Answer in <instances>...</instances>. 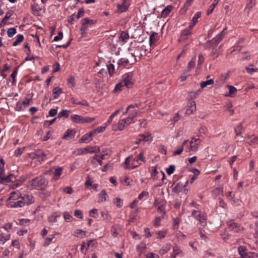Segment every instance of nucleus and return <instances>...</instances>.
I'll return each mask as SVG.
<instances>
[{"instance_id": "dca6fc26", "label": "nucleus", "mask_w": 258, "mask_h": 258, "mask_svg": "<svg viewBox=\"0 0 258 258\" xmlns=\"http://www.w3.org/2000/svg\"><path fill=\"white\" fill-rule=\"evenodd\" d=\"M141 162H145V157H144L143 152H141L139 154L137 158V165H135L133 163V167H132V169L136 168L139 165H141Z\"/></svg>"}, {"instance_id": "20e7f679", "label": "nucleus", "mask_w": 258, "mask_h": 258, "mask_svg": "<svg viewBox=\"0 0 258 258\" xmlns=\"http://www.w3.org/2000/svg\"><path fill=\"white\" fill-rule=\"evenodd\" d=\"M15 181V176L14 174H11L5 177V168H0V183L7 184L10 181Z\"/></svg>"}, {"instance_id": "c03bdc74", "label": "nucleus", "mask_w": 258, "mask_h": 258, "mask_svg": "<svg viewBox=\"0 0 258 258\" xmlns=\"http://www.w3.org/2000/svg\"><path fill=\"white\" fill-rule=\"evenodd\" d=\"M223 192V187H217L213 191V194L216 197L219 196L220 195H222Z\"/></svg>"}, {"instance_id": "473e14b6", "label": "nucleus", "mask_w": 258, "mask_h": 258, "mask_svg": "<svg viewBox=\"0 0 258 258\" xmlns=\"http://www.w3.org/2000/svg\"><path fill=\"white\" fill-rule=\"evenodd\" d=\"M129 39V34L127 32L122 31L120 33L119 39L124 42H126Z\"/></svg>"}, {"instance_id": "9b49d317", "label": "nucleus", "mask_w": 258, "mask_h": 258, "mask_svg": "<svg viewBox=\"0 0 258 258\" xmlns=\"http://www.w3.org/2000/svg\"><path fill=\"white\" fill-rule=\"evenodd\" d=\"M52 170H54L53 176L52 178V181L57 180L61 175L63 171V167H53Z\"/></svg>"}, {"instance_id": "680f3d73", "label": "nucleus", "mask_w": 258, "mask_h": 258, "mask_svg": "<svg viewBox=\"0 0 258 258\" xmlns=\"http://www.w3.org/2000/svg\"><path fill=\"white\" fill-rule=\"evenodd\" d=\"M63 217L64 219L68 222H71L73 219V217L67 212L63 213Z\"/></svg>"}, {"instance_id": "1a4fd4ad", "label": "nucleus", "mask_w": 258, "mask_h": 258, "mask_svg": "<svg viewBox=\"0 0 258 258\" xmlns=\"http://www.w3.org/2000/svg\"><path fill=\"white\" fill-rule=\"evenodd\" d=\"M222 41L221 39H220L217 36L213 38L212 39L208 41L205 44L204 47L206 49H209L212 47V45H215L217 46L221 41Z\"/></svg>"}, {"instance_id": "5fc2aeb1", "label": "nucleus", "mask_w": 258, "mask_h": 258, "mask_svg": "<svg viewBox=\"0 0 258 258\" xmlns=\"http://www.w3.org/2000/svg\"><path fill=\"white\" fill-rule=\"evenodd\" d=\"M7 33L9 37H12L16 33V29L15 28H9Z\"/></svg>"}, {"instance_id": "3c124183", "label": "nucleus", "mask_w": 258, "mask_h": 258, "mask_svg": "<svg viewBox=\"0 0 258 258\" xmlns=\"http://www.w3.org/2000/svg\"><path fill=\"white\" fill-rule=\"evenodd\" d=\"M117 9L119 12L122 13L127 11V7L126 5L124 4L118 5L117 6Z\"/></svg>"}, {"instance_id": "423d86ee", "label": "nucleus", "mask_w": 258, "mask_h": 258, "mask_svg": "<svg viewBox=\"0 0 258 258\" xmlns=\"http://www.w3.org/2000/svg\"><path fill=\"white\" fill-rule=\"evenodd\" d=\"M229 229L234 232L239 233L241 232L243 228L239 224L235 223L233 220H229L226 222Z\"/></svg>"}, {"instance_id": "49530a36", "label": "nucleus", "mask_w": 258, "mask_h": 258, "mask_svg": "<svg viewBox=\"0 0 258 258\" xmlns=\"http://www.w3.org/2000/svg\"><path fill=\"white\" fill-rule=\"evenodd\" d=\"M132 157H133L132 156H129L128 157H127V158H125L124 162L123 163V164L125 165L124 168L125 169L132 168L130 166V163L131 159L132 158Z\"/></svg>"}, {"instance_id": "9d476101", "label": "nucleus", "mask_w": 258, "mask_h": 258, "mask_svg": "<svg viewBox=\"0 0 258 258\" xmlns=\"http://www.w3.org/2000/svg\"><path fill=\"white\" fill-rule=\"evenodd\" d=\"M196 110V102L194 100H191L189 102L186 107L185 114L187 115H190L192 114L194 111Z\"/></svg>"}, {"instance_id": "39448f33", "label": "nucleus", "mask_w": 258, "mask_h": 258, "mask_svg": "<svg viewBox=\"0 0 258 258\" xmlns=\"http://www.w3.org/2000/svg\"><path fill=\"white\" fill-rule=\"evenodd\" d=\"M100 151V148L98 146H90L85 148H81L78 150V154H83L86 153H98Z\"/></svg>"}, {"instance_id": "58836bf2", "label": "nucleus", "mask_w": 258, "mask_h": 258, "mask_svg": "<svg viewBox=\"0 0 258 258\" xmlns=\"http://www.w3.org/2000/svg\"><path fill=\"white\" fill-rule=\"evenodd\" d=\"M255 4V0H247L245 9L249 11Z\"/></svg>"}, {"instance_id": "de8ad7c7", "label": "nucleus", "mask_w": 258, "mask_h": 258, "mask_svg": "<svg viewBox=\"0 0 258 258\" xmlns=\"http://www.w3.org/2000/svg\"><path fill=\"white\" fill-rule=\"evenodd\" d=\"M246 249L244 246H240L238 248V252L242 258L247 253L246 252Z\"/></svg>"}, {"instance_id": "f03ea898", "label": "nucleus", "mask_w": 258, "mask_h": 258, "mask_svg": "<svg viewBox=\"0 0 258 258\" xmlns=\"http://www.w3.org/2000/svg\"><path fill=\"white\" fill-rule=\"evenodd\" d=\"M71 119L74 123L81 124L90 123L95 119L94 117H83L77 114L72 115Z\"/></svg>"}, {"instance_id": "a19ab883", "label": "nucleus", "mask_w": 258, "mask_h": 258, "mask_svg": "<svg viewBox=\"0 0 258 258\" xmlns=\"http://www.w3.org/2000/svg\"><path fill=\"white\" fill-rule=\"evenodd\" d=\"M42 191L39 193V197L43 200L46 199L50 195V192L47 190H42Z\"/></svg>"}, {"instance_id": "603ef678", "label": "nucleus", "mask_w": 258, "mask_h": 258, "mask_svg": "<svg viewBox=\"0 0 258 258\" xmlns=\"http://www.w3.org/2000/svg\"><path fill=\"white\" fill-rule=\"evenodd\" d=\"M226 197L228 199V200L231 202H233L234 203H235V200L234 198L233 195H232V193L231 191H228L226 193Z\"/></svg>"}, {"instance_id": "a211bd4d", "label": "nucleus", "mask_w": 258, "mask_h": 258, "mask_svg": "<svg viewBox=\"0 0 258 258\" xmlns=\"http://www.w3.org/2000/svg\"><path fill=\"white\" fill-rule=\"evenodd\" d=\"M76 134V132L68 130L62 137V139L69 140L74 138Z\"/></svg>"}, {"instance_id": "f257e3e1", "label": "nucleus", "mask_w": 258, "mask_h": 258, "mask_svg": "<svg viewBox=\"0 0 258 258\" xmlns=\"http://www.w3.org/2000/svg\"><path fill=\"white\" fill-rule=\"evenodd\" d=\"M48 181L43 176H37L27 183V187L31 190H44L47 186Z\"/></svg>"}, {"instance_id": "8fccbe9b", "label": "nucleus", "mask_w": 258, "mask_h": 258, "mask_svg": "<svg viewBox=\"0 0 258 258\" xmlns=\"http://www.w3.org/2000/svg\"><path fill=\"white\" fill-rule=\"evenodd\" d=\"M243 258H258V254L254 252H248Z\"/></svg>"}, {"instance_id": "f704fd0d", "label": "nucleus", "mask_w": 258, "mask_h": 258, "mask_svg": "<svg viewBox=\"0 0 258 258\" xmlns=\"http://www.w3.org/2000/svg\"><path fill=\"white\" fill-rule=\"evenodd\" d=\"M182 250L177 245H175L173 248V253L171 256L175 257L176 256L182 254Z\"/></svg>"}, {"instance_id": "09e8293b", "label": "nucleus", "mask_w": 258, "mask_h": 258, "mask_svg": "<svg viewBox=\"0 0 258 258\" xmlns=\"http://www.w3.org/2000/svg\"><path fill=\"white\" fill-rule=\"evenodd\" d=\"M70 111L67 110H63L62 111L60 112L57 116L58 118H61V117H65L66 118L69 116V112Z\"/></svg>"}, {"instance_id": "4be33fe9", "label": "nucleus", "mask_w": 258, "mask_h": 258, "mask_svg": "<svg viewBox=\"0 0 258 258\" xmlns=\"http://www.w3.org/2000/svg\"><path fill=\"white\" fill-rule=\"evenodd\" d=\"M185 186V185H183L181 182H179L173 188L172 191L178 194Z\"/></svg>"}, {"instance_id": "c9c22d12", "label": "nucleus", "mask_w": 258, "mask_h": 258, "mask_svg": "<svg viewBox=\"0 0 258 258\" xmlns=\"http://www.w3.org/2000/svg\"><path fill=\"white\" fill-rule=\"evenodd\" d=\"M82 26L80 28V31L81 32V34L83 36H84L86 34V30L88 29L87 25L86 24H85L84 21L82 20Z\"/></svg>"}, {"instance_id": "864d4df0", "label": "nucleus", "mask_w": 258, "mask_h": 258, "mask_svg": "<svg viewBox=\"0 0 258 258\" xmlns=\"http://www.w3.org/2000/svg\"><path fill=\"white\" fill-rule=\"evenodd\" d=\"M25 148H19L14 152V156L16 157L20 156L24 152Z\"/></svg>"}, {"instance_id": "b1692460", "label": "nucleus", "mask_w": 258, "mask_h": 258, "mask_svg": "<svg viewBox=\"0 0 258 258\" xmlns=\"http://www.w3.org/2000/svg\"><path fill=\"white\" fill-rule=\"evenodd\" d=\"M10 239V234L0 233V244H4Z\"/></svg>"}, {"instance_id": "6e6d98bb", "label": "nucleus", "mask_w": 258, "mask_h": 258, "mask_svg": "<svg viewBox=\"0 0 258 258\" xmlns=\"http://www.w3.org/2000/svg\"><path fill=\"white\" fill-rule=\"evenodd\" d=\"M157 210L158 212L162 214L163 216L166 214L165 208L164 205H161L159 206L157 208Z\"/></svg>"}, {"instance_id": "f3484780", "label": "nucleus", "mask_w": 258, "mask_h": 258, "mask_svg": "<svg viewBox=\"0 0 258 258\" xmlns=\"http://www.w3.org/2000/svg\"><path fill=\"white\" fill-rule=\"evenodd\" d=\"M31 10L32 13L35 16H39L40 12L42 10L41 7L37 4H35L31 5Z\"/></svg>"}, {"instance_id": "a878e982", "label": "nucleus", "mask_w": 258, "mask_h": 258, "mask_svg": "<svg viewBox=\"0 0 258 258\" xmlns=\"http://www.w3.org/2000/svg\"><path fill=\"white\" fill-rule=\"evenodd\" d=\"M21 194L18 190L13 191L11 193V196L9 198V200H16L20 198Z\"/></svg>"}, {"instance_id": "774afa93", "label": "nucleus", "mask_w": 258, "mask_h": 258, "mask_svg": "<svg viewBox=\"0 0 258 258\" xmlns=\"http://www.w3.org/2000/svg\"><path fill=\"white\" fill-rule=\"evenodd\" d=\"M32 103V99L30 98H26L23 101V104L25 106H28L30 104H31Z\"/></svg>"}, {"instance_id": "338daca9", "label": "nucleus", "mask_w": 258, "mask_h": 258, "mask_svg": "<svg viewBox=\"0 0 258 258\" xmlns=\"http://www.w3.org/2000/svg\"><path fill=\"white\" fill-rule=\"evenodd\" d=\"M228 88L229 89V93L230 95H231L237 91L236 88L232 86L228 85Z\"/></svg>"}, {"instance_id": "c85d7f7f", "label": "nucleus", "mask_w": 258, "mask_h": 258, "mask_svg": "<svg viewBox=\"0 0 258 258\" xmlns=\"http://www.w3.org/2000/svg\"><path fill=\"white\" fill-rule=\"evenodd\" d=\"M200 143L196 142L192 143V142H190V146L189 147L188 150L189 152H196L199 149V145Z\"/></svg>"}, {"instance_id": "72a5a7b5", "label": "nucleus", "mask_w": 258, "mask_h": 258, "mask_svg": "<svg viewBox=\"0 0 258 258\" xmlns=\"http://www.w3.org/2000/svg\"><path fill=\"white\" fill-rule=\"evenodd\" d=\"M172 9V7L171 6H168L167 7H166L162 11V17L164 18L166 17L168 15H169V13L171 12Z\"/></svg>"}, {"instance_id": "7ed1b4c3", "label": "nucleus", "mask_w": 258, "mask_h": 258, "mask_svg": "<svg viewBox=\"0 0 258 258\" xmlns=\"http://www.w3.org/2000/svg\"><path fill=\"white\" fill-rule=\"evenodd\" d=\"M124 85L127 88H131L134 84L133 74L132 72H128L124 74L122 76V81Z\"/></svg>"}, {"instance_id": "aec40b11", "label": "nucleus", "mask_w": 258, "mask_h": 258, "mask_svg": "<svg viewBox=\"0 0 258 258\" xmlns=\"http://www.w3.org/2000/svg\"><path fill=\"white\" fill-rule=\"evenodd\" d=\"M60 216V213L59 212H56L53 213L48 217V221L49 223H54L56 222L57 218Z\"/></svg>"}, {"instance_id": "2f4dec72", "label": "nucleus", "mask_w": 258, "mask_h": 258, "mask_svg": "<svg viewBox=\"0 0 258 258\" xmlns=\"http://www.w3.org/2000/svg\"><path fill=\"white\" fill-rule=\"evenodd\" d=\"M214 83L213 79H210L206 81L201 82L200 83V87L201 89H203L209 85H212Z\"/></svg>"}, {"instance_id": "5701e85b", "label": "nucleus", "mask_w": 258, "mask_h": 258, "mask_svg": "<svg viewBox=\"0 0 258 258\" xmlns=\"http://www.w3.org/2000/svg\"><path fill=\"white\" fill-rule=\"evenodd\" d=\"M158 40V34L157 33L153 32L149 38V44L151 46L155 43Z\"/></svg>"}, {"instance_id": "69168bd1", "label": "nucleus", "mask_w": 258, "mask_h": 258, "mask_svg": "<svg viewBox=\"0 0 258 258\" xmlns=\"http://www.w3.org/2000/svg\"><path fill=\"white\" fill-rule=\"evenodd\" d=\"M242 130V127L241 124L237 125L235 128V132L236 136H239L241 134Z\"/></svg>"}, {"instance_id": "c756f323", "label": "nucleus", "mask_w": 258, "mask_h": 258, "mask_svg": "<svg viewBox=\"0 0 258 258\" xmlns=\"http://www.w3.org/2000/svg\"><path fill=\"white\" fill-rule=\"evenodd\" d=\"M36 154H37V159H38V160L39 162L43 161L45 160L46 155L43 151H42L41 150L37 151Z\"/></svg>"}, {"instance_id": "0e129e2a", "label": "nucleus", "mask_w": 258, "mask_h": 258, "mask_svg": "<svg viewBox=\"0 0 258 258\" xmlns=\"http://www.w3.org/2000/svg\"><path fill=\"white\" fill-rule=\"evenodd\" d=\"M163 218V216H162V217H156V218L155 219L154 223V226L155 227H158L160 225V222H161L162 218Z\"/></svg>"}, {"instance_id": "393cba45", "label": "nucleus", "mask_w": 258, "mask_h": 258, "mask_svg": "<svg viewBox=\"0 0 258 258\" xmlns=\"http://www.w3.org/2000/svg\"><path fill=\"white\" fill-rule=\"evenodd\" d=\"M201 13L200 12H198L195 14L194 16L193 17L191 22L190 23V27L192 28L198 22V19L201 17Z\"/></svg>"}, {"instance_id": "412c9836", "label": "nucleus", "mask_w": 258, "mask_h": 258, "mask_svg": "<svg viewBox=\"0 0 258 258\" xmlns=\"http://www.w3.org/2000/svg\"><path fill=\"white\" fill-rule=\"evenodd\" d=\"M62 91L61 89L58 87H55L52 90V95L54 99H57L59 95L62 93Z\"/></svg>"}, {"instance_id": "a18cd8bd", "label": "nucleus", "mask_w": 258, "mask_h": 258, "mask_svg": "<svg viewBox=\"0 0 258 258\" xmlns=\"http://www.w3.org/2000/svg\"><path fill=\"white\" fill-rule=\"evenodd\" d=\"M82 20L84 21L85 24H86L87 25H93L97 22L96 20L90 19L88 18H85Z\"/></svg>"}, {"instance_id": "0eeeda50", "label": "nucleus", "mask_w": 258, "mask_h": 258, "mask_svg": "<svg viewBox=\"0 0 258 258\" xmlns=\"http://www.w3.org/2000/svg\"><path fill=\"white\" fill-rule=\"evenodd\" d=\"M192 215L203 226L207 224L206 220L203 215H202L200 211L193 210Z\"/></svg>"}, {"instance_id": "79ce46f5", "label": "nucleus", "mask_w": 258, "mask_h": 258, "mask_svg": "<svg viewBox=\"0 0 258 258\" xmlns=\"http://www.w3.org/2000/svg\"><path fill=\"white\" fill-rule=\"evenodd\" d=\"M24 39V36L23 35L19 34L17 36V39L13 42V45L16 46L19 44Z\"/></svg>"}, {"instance_id": "4c0bfd02", "label": "nucleus", "mask_w": 258, "mask_h": 258, "mask_svg": "<svg viewBox=\"0 0 258 258\" xmlns=\"http://www.w3.org/2000/svg\"><path fill=\"white\" fill-rule=\"evenodd\" d=\"M126 126L125 124H124V121L122 119L119 120L118 122V127L117 128H115L114 127H113V130L114 131H122L124 129V128Z\"/></svg>"}, {"instance_id": "f8f14e48", "label": "nucleus", "mask_w": 258, "mask_h": 258, "mask_svg": "<svg viewBox=\"0 0 258 258\" xmlns=\"http://www.w3.org/2000/svg\"><path fill=\"white\" fill-rule=\"evenodd\" d=\"M140 137L141 138L139 139L135 143L137 145H138L142 141L148 142L149 141H152V138L151 137V134L149 133H146L145 134H141L140 135Z\"/></svg>"}, {"instance_id": "bf43d9fd", "label": "nucleus", "mask_w": 258, "mask_h": 258, "mask_svg": "<svg viewBox=\"0 0 258 258\" xmlns=\"http://www.w3.org/2000/svg\"><path fill=\"white\" fill-rule=\"evenodd\" d=\"M175 169V166L174 165H171L167 168H166V172L168 175H171L174 172Z\"/></svg>"}, {"instance_id": "cd10ccee", "label": "nucleus", "mask_w": 258, "mask_h": 258, "mask_svg": "<svg viewBox=\"0 0 258 258\" xmlns=\"http://www.w3.org/2000/svg\"><path fill=\"white\" fill-rule=\"evenodd\" d=\"M107 195L105 190H102L99 194V202H104L107 200Z\"/></svg>"}, {"instance_id": "052dcab7", "label": "nucleus", "mask_w": 258, "mask_h": 258, "mask_svg": "<svg viewBox=\"0 0 258 258\" xmlns=\"http://www.w3.org/2000/svg\"><path fill=\"white\" fill-rule=\"evenodd\" d=\"M56 119V117H55L50 120L45 121L44 122V124H43V126L44 127H48L49 126H50V125H51L52 123H54V122L55 121Z\"/></svg>"}, {"instance_id": "e2e57ef3", "label": "nucleus", "mask_w": 258, "mask_h": 258, "mask_svg": "<svg viewBox=\"0 0 258 258\" xmlns=\"http://www.w3.org/2000/svg\"><path fill=\"white\" fill-rule=\"evenodd\" d=\"M188 73L189 70H187L183 73V74L181 75L180 78L181 79V81H185L186 79L187 76H189Z\"/></svg>"}, {"instance_id": "7c9ffc66", "label": "nucleus", "mask_w": 258, "mask_h": 258, "mask_svg": "<svg viewBox=\"0 0 258 258\" xmlns=\"http://www.w3.org/2000/svg\"><path fill=\"white\" fill-rule=\"evenodd\" d=\"M123 84V83L122 82L117 84L113 91V92L119 93L120 91H121L123 90V88L125 87V86Z\"/></svg>"}, {"instance_id": "4468645a", "label": "nucleus", "mask_w": 258, "mask_h": 258, "mask_svg": "<svg viewBox=\"0 0 258 258\" xmlns=\"http://www.w3.org/2000/svg\"><path fill=\"white\" fill-rule=\"evenodd\" d=\"M244 139L245 141H246L248 144H249L250 145H252L256 143L258 138L253 135H252L251 136L246 135V136L244 137Z\"/></svg>"}, {"instance_id": "2eb2a0df", "label": "nucleus", "mask_w": 258, "mask_h": 258, "mask_svg": "<svg viewBox=\"0 0 258 258\" xmlns=\"http://www.w3.org/2000/svg\"><path fill=\"white\" fill-rule=\"evenodd\" d=\"M93 135V132H90L88 134H86L83 135L82 138L80 139L79 142L80 143L84 142L88 143L92 140V137Z\"/></svg>"}, {"instance_id": "bb28decb", "label": "nucleus", "mask_w": 258, "mask_h": 258, "mask_svg": "<svg viewBox=\"0 0 258 258\" xmlns=\"http://www.w3.org/2000/svg\"><path fill=\"white\" fill-rule=\"evenodd\" d=\"M10 206L11 208H22L24 207V204L21 200L16 202H11L10 203Z\"/></svg>"}, {"instance_id": "13d9d810", "label": "nucleus", "mask_w": 258, "mask_h": 258, "mask_svg": "<svg viewBox=\"0 0 258 258\" xmlns=\"http://www.w3.org/2000/svg\"><path fill=\"white\" fill-rule=\"evenodd\" d=\"M54 236L53 235H49V237H47L45 238L44 245L47 246L49 244L50 242L53 240Z\"/></svg>"}, {"instance_id": "ea45409f", "label": "nucleus", "mask_w": 258, "mask_h": 258, "mask_svg": "<svg viewBox=\"0 0 258 258\" xmlns=\"http://www.w3.org/2000/svg\"><path fill=\"white\" fill-rule=\"evenodd\" d=\"M216 46L215 45H212V46L210 49H212L211 51V55L213 56V59L217 58L219 56V54L217 52V49H216Z\"/></svg>"}, {"instance_id": "4d7b16f0", "label": "nucleus", "mask_w": 258, "mask_h": 258, "mask_svg": "<svg viewBox=\"0 0 258 258\" xmlns=\"http://www.w3.org/2000/svg\"><path fill=\"white\" fill-rule=\"evenodd\" d=\"M107 69H108V73H109V75L111 76L112 75V74H113L114 71V65L112 63H109V64L107 65Z\"/></svg>"}, {"instance_id": "6ab92c4d", "label": "nucleus", "mask_w": 258, "mask_h": 258, "mask_svg": "<svg viewBox=\"0 0 258 258\" xmlns=\"http://www.w3.org/2000/svg\"><path fill=\"white\" fill-rule=\"evenodd\" d=\"M192 28H190V25H189L187 28L184 30L181 34L179 41H180L181 40L185 39L186 38V36L191 33V30Z\"/></svg>"}, {"instance_id": "6e6552de", "label": "nucleus", "mask_w": 258, "mask_h": 258, "mask_svg": "<svg viewBox=\"0 0 258 258\" xmlns=\"http://www.w3.org/2000/svg\"><path fill=\"white\" fill-rule=\"evenodd\" d=\"M20 199L24 204V206H25L26 205H31L34 202V199L32 194H27L24 195L23 197H21V196Z\"/></svg>"}, {"instance_id": "ddd939ff", "label": "nucleus", "mask_w": 258, "mask_h": 258, "mask_svg": "<svg viewBox=\"0 0 258 258\" xmlns=\"http://www.w3.org/2000/svg\"><path fill=\"white\" fill-rule=\"evenodd\" d=\"M136 61V58H134V59L133 60H130L128 58H121L119 59L117 62V64L119 67H124L127 64L131 63L133 64Z\"/></svg>"}, {"instance_id": "37998d69", "label": "nucleus", "mask_w": 258, "mask_h": 258, "mask_svg": "<svg viewBox=\"0 0 258 258\" xmlns=\"http://www.w3.org/2000/svg\"><path fill=\"white\" fill-rule=\"evenodd\" d=\"M201 90L200 89L198 90L196 92H191L189 93V97L192 99L194 98H196L199 94L201 93Z\"/></svg>"}, {"instance_id": "e433bc0d", "label": "nucleus", "mask_w": 258, "mask_h": 258, "mask_svg": "<svg viewBox=\"0 0 258 258\" xmlns=\"http://www.w3.org/2000/svg\"><path fill=\"white\" fill-rule=\"evenodd\" d=\"M219 2V0H214L213 3L212 4L209 9L207 10V15H209L212 13L215 9V6L217 5Z\"/></svg>"}]
</instances>
